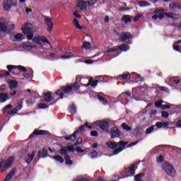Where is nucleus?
<instances>
[{
    "instance_id": "obj_1",
    "label": "nucleus",
    "mask_w": 181,
    "mask_h": 181,
    "mask_svg": "<svg viewBox=\"0 0 181 181\" xmlns=\"http://www.w3.org/2000/svg\"><path fill=\"white\" fill-rule=\"evenodd\" d=\"M80 90V86L78 84V81H75L74 83L66 86H61L59 89H58L55 95H59L61 100L64 98V94H71L73 93H77Z\"/></svg>"
},
{
    "instance_id": "obj_2",
    "label": "nucleus",
    "mask_w": 181,
    "mask_h": 181,
    "mask_svg": "<svg viewBox=\"0 0 181 181\" xmlns=\"http://www.w3.org/2000/svg\"><path fill=\"white\" fill-rule=\"evenodd\" d=\"M88 128V129H93V126L88 125V122H86L84 124L81 125L74 132L73 134L69 136H65V141H71V142H74L76 139H77V134H83L85 132L86 128Z\"/></svg>"
},
{
    "instance_id": "obj_3",
    "label": "nucleus",
    "mask_w": 181,
    "mask_h": 181,
    "mask_svg": "<svg viewBox=\"0 0 181 181\" xmlns=\"http://www.w3.org/2000/svg\"><path fill=\"white\" fill-rule=\"evenodd\" d=\"M154 13H156V15L152 17L154 21H156L158 18V19L162 20L165 16L168 19H176L177 16L175 13H165V9L163 8H156Z\"/></svg>"
},
{
    "instance_id": "obj_4",
    "label": "nucleus",
    "mask_w": 181,
    "mask_h": 181,
    "mask_svg": "<svg viewBox=\"0 0 181 181\" xmlns=\"http://www.w3.org/2000/svg\"><path fill=\"white\" fill-rule=\"evenodd\" d=\"M30 23H25L21 27V30L25 36L27 37L28 40H32L35 36V31L33 28L29 26Z\"/></svg>"
},
{
    "instance_id": "obj_5",
    "label": "nucleus",
    "mask_w": 181,
    "mask_h": 181,
    "mask_svg": "<svg viewBox=\"0 0 181 181\" xmlns=\"http://www.w3.org/2000/svg\"><path fill=\"white\" fill-rule=\"evenodd\" d=\"M15 159V157L11 156L7 158V160L5 159H1L0 161V169H1L2 172L5 170H8L10 168L12 167V165H13V160Z\"/></svg>"
},
{
    "instance_id": "obj_6",
    "label": "nucleus",
    "mask_w": 181,
    "mask_h": 181,
    "mask_svg": "<svg viewBox=\"0 0 181 181\" xmlns=\"http://www.w3.org/2000/svg\"><path fill=\"white\" fill-rule=\"evenodd\" d=\"M87 2L88 6H93V5H95V4H97V1H78V3H76V6L77 8H79V9L82 11V12L84 11H87Z\"/></svg>"
},
{
    "instance_id": "obj_7",
    "label": "nucleus",
    "mask_w": 181,
    "mask_h": 181,
    "mask_svg": "<svg viewBox=\"0 0 181 181\" xmlns=\"http://www.w3.org/2000/svg\"><path fill=\"white\" fill-rule=\"evenodd\" d=\"M163 169L165 170V173L168 175V176H171V177H175L176 170L173 166L169 165V163H165L163 164Z\"/></svg>"
},
{
    "instance_id": "obj_8",
    "label": "nucleus",
    "mask_w": 181,
    "mask_h": 181,
    "mask_svg": "<svg viewBox=\"0 0 181 181\" xmlns=\"http://www.w3.org/2000/svg\"><path fill=\"white\" fill-rule=\"evenodd\" d=\"M95 125H97V127H99V128L102 131H105V132H108V129L110 128V122L107 120H99L96 121L93 123Z\"/></svg>"
},
{
    "instance_id": "obj_9",
    "label": "nucleus",
    "mask_w": 181,
    "mask_h": 181,
    "mask_svg": "<svg viewBox=\"0 0 181 181\" xmlns=\"http://www.w3.org/2000/svg\"><path fill=\"white\" fill-rule=\"evenodd\" d=\"M133 36L129 32H122L120 35V42H125L127 44L131 43Z\"/></svg>"
},
{
    "instance_id": "obj_10",
    "label": "nucleus",
    "mask_w": 181,
    "mask_h": 181,
    "mask_svg": "<svg viewBox=\"0 0 181 181\" xmlns=\"http://www.w3.org/2000/svg\"><path fill=\"white\" fill-rule=\"evenodd\" d=\"M31 40H33V42H34V43H36L37 45H42V43H47L48 45H50V42L45 36L40 37L39 35H37L32 38Z\"/></svg>"
},
{
    "instance_id": "obj_11",
    "label": "nucleus",
    "mask_w": 181,
    "mask_h": 181,
    "mask_svg": "<svg viewBox=\"0 0 181 181\" xmlns=\"http://www.w3.org/2000/svg\"><path fill=\"white\" fill-rule=\"evenodd\" d=\"M110 138L112 139H115V138H119L121 135H122V133L121 131H119V129L117 127H112L110 129Z\"/></svg>"
},
{
    "instance_id": "obj_12",
    "label": "nucleus",
    "mask_w": 181,
    "mask_h": 181,
    "mask_svg": "<svg viewBox=\"0 0 181 181\" xmlns=\"http://www.w3.org/2000/svg\"><path fill=\"white\" fill-rule=\"evenodd\" d=\"M35 135H37V136L40 135H50V132L47 130H37L35 129L34 132L29 136V139H32Z\"/></svg>"
},
{
    "instance_id": "obj_13",
    "label": "nucleus",
    "mask_w": 181,
    "mask_h": 181,
    "mask_svg": "<svg viewBox=\"0 0 181 181\" xmlns=\"http://www.w3.org/2000/svg\"><path fill=\"white\" fill-rule=\"evenodd\" d=\"M17 4L16 1H4L3 3V8L7 11H11L12 6H16Z\"/></svg>"
},
{
    "instance_id": "obj_14",
    "label": "nucleus",
    "mask_w": 181,
    "mask_h": 181,
    "mask_svg": "<svg viewBox=\"0 0 181 181\" xmlns=\"http://www.w3.org/2000/svg\"><path fill=\"white\" fill-rule=\"evenodd\" d=\"M45 23L47 26V30L51 33L52 30H53V18L45 16Z\"/></svg>"
},
{
    "instance_id": "obj_15",
    "label": "nucleus",
    "mask_w": 181,
    "mask_h": 181,
    "mask_svg": "<svg viewBox=\"0 0 181 181\" xmlns=\"http://www.w3.org/2000/svg\"><path fill=\"white\" fill-rule=\"evenodd\" d=\"M136 169H138V167H136V164H132L129 168H125L124 172L126 173H129V176H134L135 175Z\"/></svg>"
},
{
    "instance_id": "obj_16",
    "label": "nucleus",
    "mask_w": 181,
    "mask_h": 181,
    "mask_svg": "<svg viewBox=\"0 0 181 181\" xmlns=\"http://www.w3.org/2000/svg\"><path fill=\"white\" fill-rule=\"evenodd\" d=\"M117 80H120L122 81H127L128 80H131V74L129 72H127L126 74H122L117 77Z\"/></svg>"
},
{
    "instance_id": "obj_17",
    "label": "nucleus",
    "mask_w": 181,
    "mask_h": 181,
    "mask_svg": "<svg viewBox=\"0 0 181 181\" xmlns=\"http://www.w3.org/2000/svg\"><path fill=\"white\" fill-rule=\"evenodd\" d=\"M52 94H53V93L52 91L47 92V93H43V96H44V100L43 101H45V103H50V101H52Z\"/></svg>"
},
{
    "instance_id": "obj_18",
    "label": "nucleus",
    "mask_w": 181,
    "mask_h": 181,
    "mask_svg": "<svg viewBox=\"0 0 181 181\" xmlns=\"http://www.w3.org/2000/svg\"><path fill=\"white\" fill-rule=\"evenodd\" d=\"M15 173H16V169L13 168L8 174L6 175L4 181H10L13 176H15Z\"/></svg>"
},
{
    "instance_id": "obj_19",
    "label": "nucleus",
    "mask_w": 181,
    "mask_h": 181,
    "mask_svg": "<svg viewBox=\"0 0 181 181\" xmlns=\"http://www.w3.org/2000/svg\"><path fill=\"white\" fill-rule=\"evenodd\" d=\"M118 142L116 141H107L106 145L108 146L109 149H117L118 148Z\"/></svg>"
},
{
    "instance_id": "obj_20",
    "label": "nucleus",
    "mask_w": 181,
    "mask_h": 181,
    "mask_svg": "<svg viewBox=\"0 0 181 181\" xmlns=\"http://www.w3.org/2000/svg\"><path fill=\"white\" fill-rule=\"evenodd\" d=\"M8 84L9 85L10 90H13V88H16L18 87V81L10 80L8 81Z\"/></svg>"
},
{
    "instance_id": "obj_21",
    "label": "nucleus",
    "mask_w": 181,
    "mask_h": 181,
    "mask_svg": "<svg viewBox=\"0 0 181 181\" xmlns=\"http://www.w3.org/2000/svg\"><path fill=\"white\" fill-rule=\"evenodd\" d=\"M132 16L129 15H124L122 17V21L124 22V23H129V22H132Z\"/></svg>"
},
{
    "instance_id": "obj_22",
    "label": "nucleus",
    "mask_w": 181,
    "mask_h": 181,
    "mask_svg": "<svg viewBox=\"0 0 181 181\" xmlns=\"http://www.w3.org/2000/svg\"><path fill=\"white\" fill-rule=\"evenodd\" d=\"M35 155H36V152L35 151H33L32 154H28L27 158L25 159L26 163L29 164L32 160H33V158H35Z\"/></svg>"
},
{
    "instance_id": "obj_23",
    "label": "nucleus",
    "mask_w": 181,
    "mask_h": 181,
    "mask_svg": "<svg viewBox=\"0 0 181 181\" xmlns=\"http://www.w3.org/2000/svg\"><path fill=\"white\" fill-rule=\"evenodd\" d=\"M170 9H173V11H175L176 9H181V5L177 2H173L170 4Z\"/></svg>"
},
{
    "instance_id": "obj_24",
    "label": "nucleus",
    "mask_w": 181,
    "mask_h": 181,
    "mask_svg": "<svg viewBox=\"0 0 181 181\" xmlns=\"http://www.w3.org/2000/svg\"><path fill=\"white\" fill-rule=\"evenodd\" d=\"M8 100H9L8 93H0V103H5V101H7Z\"/></svg>"
},
{
    "instance_id": "obj_25",
    "label": "nucleus",
    "mask_w": 181,
    "mask_h": 181,
    "mask_svg": "<svg viewBox=\"0 0 181 181\" xmlns=\"http://www.w3.org/2000/svg\"><path fill=\"white\" fill-rule=\"evenodd\" d=\"M181 43V40L175 42L173 45V49L174 50H175L176 52H180V47L181 46L180 45Z\"/></svg>"
},
{
    "instance_id": "obj_26",
    "label": "nucleus",
    "mask_w": 181,
    "mask_h": 181,
    "mask_svg": "<svg viewBox=\"0 0 181 181\" xmlns=\"http://www.w3.org/2000/svg\"><path fill=\"white\" fill-rule=\"evenodd\" d=\"M118 50H122V52H127V50H129V45H121L117 47Z\"/></svg>"
},
{
    "instance_id": "obj_27",
    "label": "nucleus",
    "mask_w": 181,
    "mask_h": 181,
    "mask_svg": "<svg viewBox=\"0 0 181 181\" xmlns=\"http://www.w3.org/2000/svg\"><path fill=\"white\" fill-rule=\"evenodd\" d=\"M48 152L46 149H42V151H38V158H46L47 157Z\"/></svg>"
},
{
    "instance_id": "obj_28",
    "label": "nucleus",
    "mask_w": 181,
    "mask_h": 181,
    "mask_svg": "<svg viewBox=\"0 0 181 181\" xmlns=\"http://www.w3.org/2000/svg\"><path fill=\"white\" fill-rule=\"evenodd\" d=\"M28 44L23 45V47L24 49H28V50H32V49H34V47H37L36 45H32V43L27 42Z\"/></svg>"
},
{
    "instance_id": "obj_29",
    "label": "nucleus",
    "mask_w": 181,
    "mask_h": 181,
    "mask_svg": "<svg viewBox=\"0 0 181 181\" xmlns=\"http://www.w3.org/2000/svg\"><path fill=\"white\" fill-rule=\"evenodd\" d=\"M23 77H25V78H33V71L31 70L29 72L23 74Z\"/></svg>"
},
{
    "instance_id": "obj_30",
    "label": "nucleus",
    "mask_w": 181,
    "mask_h": 181,
    "mask_svg": "<svg viewBox=\"0 0 181 181\" xmlns=\"http://www.w3.org/2000/svg\"><path fill=\"white\" fill-rule=\"evenodd\" d=\"M121 127L122 129H124L127 132H129V131H132V127H131L130 126H128L127 123L122 124Z\"/></svg>"
},
{
    "instance_id": "obj_31",
    "label": "nucleus",
    "mask_w": 181,
    "mask_h": 181,
    "mask_svg": "<svg viewBox=\"0 0 181 181\" xmlns=\"http://www.w3.org/2000/svg\"><path fill=\"white\" fill-rule=\"evenodd\" d=\"M145 176V173H141L136 176H134L135 181H142V178Z\"/></svg>"
},
{
    "instance_id": "obj_32",
    "label": "nucleus",
    "mask_w": 181,
    "mask_h": 181,
    "mask_svg": "<svg viewBox=\"0 0 181 181\" xmlns=\"http://www.w3.org/2000/svg\"><path fill=\"white\" fill-rule=\"evenodd\" d=\"M124 151V148L119 147V148H115V151H113L112 154H110V156H114L115 155H118V153H121Z\"/></svg>"
},
{
    "instance_id": "obj_33",
    "label": "nucleus",
    "mask_w": 181,
    "mask_h": 181,
    "mask_svg": "<svg viewBox=\"0 0 181 181\" xmlns=\"http://www.w3.org/2000/svg\"><path fill=\"white\" fill-rule=\"evenodd\" d=\"M65 163L69 166H71V165H73V160H71L70 156L69 155L65 156Z\"/></svg>"
},
{
    "instance_id": "obj_34",
    "label": "nucleus",
    "mask_w": 181,
    "mask_h": 181,
    "mask_svg": "<svg viewBox=\"0 0 181 181\" xmlns=\"http://www.w3.org/2000/svg\"><path fill=\"white\" fill-rule=\"evenodd\" d=\"M82 47L83 49H86V50H88L89 49H91V42H84L83 43Z\"/></svg>"
},
{
    "instance_id": "obj_35",
    "label": "nucleus",
    "mask_w": 181,
    "mask_h": 181,
    "mask_svg": "<svg viewBox=\"0 0 181 181\" xmlns=\"http://www.w3.org/2000/svg\"><path fill=\"white\" fill-rule=\"evenodd\" d=\"M138 4L141 8H144V6H149L151 5V4H149L148 1H139Z\"/></svg>"
},
{
    "instance_id": "obj_36",
    "label": "nucleus",
    "mask_w": 181,
    "mask_h": 181,
    "mask_svg": "<svg viewBox=\"0 0 181 181\" xmlns=\"http://www.w3.org/2000/svg\"><path fill=\"white\" fill-rule=\"evenodd\" d=\"M6 30H8V27L5 25V23L0 22V31L6 32Z\"/></svg>"
},
{
    "instance_id": "obj_37",
    "label": "nucleus",
    "mask_w": 181,
    "mask_h": 181,
    "mask_svg": "<svg viewBox=\"0 0 181 181\" xmlns=\"http://www.w3.org/2000/svg\"><path fill=\"white\" fill-rule=\"evenodd\" d=\"M141 129H142V127H141V126H137L133 132V135H134V136H138L140 134L139 131H141Z\"/></svg>"
},
{
    "instance_id": "obj_38",
    "label": "nucleus",
    "mask_w": 181,
    "mask_h": 181,
    "mask_svg": "<svg viewBox=\"0 0 181 181\" xmlns=\"http://www.w3.org/2000/svg\"><path fill=\"white\" fill-rule=\"evenodd\" d=\"M73 22L74 23V25L77 29H78V30H81V29H83V27L80 25V24L78 23V21L76 18H74Z\"/></svg>"
},
{
    "instance_id": "obj_39",
    "label": "nucleus",
    "mask_w": 181,
    "mask_h": 181,
    "mask_svg": "<svg viewBox=\"0 0 181 181\" xmlns=\"http://www.w3.org/2000/svg\"><path fill=\"white\" fill-rule=\"evenodd\" d=\"M23 35L21 33H18L17 35H15L14 39L16 40H18L19 42L23 40Z\"/></svg>"
},
{
    "instance_id": "obj_40",
    "label": "nucleus",
    "mask_w": 181,
    "mask_h": 181,
    "mask_svg": "<svg viewBox=\"0 0 181 181\" xmlns=\"http://www.w3.org/2000/svg\"><path fill=\"white\" fill-rule=\"evenodd\" d=\"M54 158L55 159V160H57V162H59L61 163H64V159L62 158V157L60 156H54Z\"/></svg>"
},
{
    "instance_id": "obj_41",
    "label": "nucleus",
    "mask_w": 181,
    "mask_h": 181,
    "mask_svg": "<svg viewBox=\"0 0 181 181\" xmlns=\"http://www.w3.org/2000/svg\"><path fill=\"white\" fill-rule=\"evenodd\" d=\"M118 50V47L115 46L112 48H108L106 51V53H112V52H117Z\"/></svg>"
},
{
    "instance_id": "obj_42",
    "label": "nucleus",
    "mask_w": 181,
    "mask_h": 181,
    "mask_svg": "<svg viewBox=\"0 0 181 181\" xmlns=\"http://www.w3.org/2000/svg\"><path fill=\"white\" fill-rule=\"evenodd\" d=\"M7 70H8L9 73H14L13 71V69H17V66L15 65H8L6 66Z\"/></svg>"
},
{
    "instance_id": "obj_43",
    "label": "nucleus",
    "mask_w": 181,
    "mask_h": 181,
    "mask_svg": "<svg viewBox=\"0 0 181 181\" xmlns=\"http://www.w3.org/2000/svg\"><path fill=\"white\" fill-rule=\"evenodd\" d=\"M81 144H83V138L78 137V138L76 139V143L74 144V146H78V145H81Z\"/></svg>"
},
{
    "instance_id": "obj_44",
    "label": "nucleus",
    "mask_w": 181,
    "mask_h": 181,
    "mask_svg": "<svg viewBox=\"0 0 181 181\" xmlns=\"http://www.w3.org/2000/svg\"><path fill=\"white\" fill-rule=\"evenodd\" d=\"M59 153L61 155H65V156H66V155H67V153H68L67 147L64 146V148H61L59 150Z\"/></svg>"
},
{
    "instance_id": "obj_45",
    "label": "nucleus",
    "mask_w": 181,
    "mask_h": 181,
    "mask_svg": "<svg viewBox=\"0 0 181 181\" xmlns=\"http://www.w3.org/2000/svg\"><path fill=\"white\" fill-rule=\"evenodd\" d=\"M17 69L19 70V71H21L22 73H27L28 69H26V67L22 66L21 65L17 66Z\"/></svg>"
},
{
    "instance_id": "obj_46",
    "label": "nucleus",
    "mask_w": 181,
    "mask_h": 181,
    "mask_svg": "<svg viewBox=\"0 0 181 181\" xmlns=\"http://www.w3.org/2000/svg\"><path fill=\"white\" fill-rule=\"evenodd\" d=\"M8 115H13V114H18V109L13 108L8 111Z\"/></svg>"
},
{
    "instance_id": "obj_47",
    "label": "nucleus",
    "mask_w": 181,
    "mask_h": 181,
    "mask_svg": "<svg viewBox=\"0 0 181 181\" xmlns=\"http://www.w3.org/2000/svg\"><path fill=\"white\" fill-rule=\"evenodd\" d=\"M38 108L40 110H46V108H49V105L45 103H41L38 105Z\"/></svg>"
},
{
    "instance_id": "obj_48",
    "label": "nucleus",
    "mask_w": 181,
    "mask_h": 181,
    "mask_svg": "<svg viewBox=\"0 0 181 181\" xmlns=\"http://www.w3.org/2000/svg\"><path fill=\"white\" fill-rule=\"evenodd\" d=\"M76 107L74 106V105H71L69 107L70 114H76Z\"/></svg>"
},
{
    "instance_id": "obj_49",
    "label": "nucleus",
    "mask_w": 181,
    "mask_h": 181,
    "mask_svg": "<svg viewBox=\"0 0 181 181\" xmlns=\"http://www.w3.org/2000/svg\"><path fill=\"white\" fill-rule=\"evenodd\" d=\"M155 129V125H152L151 127H148L146 129V134H151Z\"/></svg>"
},
{
    "instance_id": "obj_50",
    "label": "nucleus",
    "mask_w": 181,
    "mask_h": 181,
    "mask_svg": "<svg viewBox=\"0 0 181 181\" xmlns=\"http://www.w3.org/2000/svg\"><path fill=\"white\" fill-rule=\"evenodd\" d=\"M91 80V83L90 86L91 87H97V84H98V83L100 82V81L95 79V81H93V78H90Z\"/></svg>"
},
{
    "instance_id": "obj_51",
    "label": "nucleus",
    "mask_w": 181,
    "mask_h": 181,
    "mask_svg": "<svg viewBox=\"0 0 181 181\" xmlns=\"http://www.w3.org/2000/svg\"><path fill=\"white\" fill-rule=\"evenodd\" d=\"M98 99L99 100V101H102V103H108V100H107L105 98L101 96L100 95H98Z\"/></svg>"
},
{
    "instance_id": "obj_52",
    "label": "nucleus",
    "mask_w": 181,
    "mask_h": 181,
    "mask_svg": "<svg viewBox=\"0 0 181 181\" xmlns=\"http://www.w3.org/2000/svg\"><path fill=\"white\" fill-rule=\"evenodd\" d=\"M13 105H6L4 109L2 110L3 113L5 114V111L8 110H11V108H13Z\"/></svg>"
},
{
    "instance_id": "obj_53",
    "label": "nucleus",
    "mask_w": 181,
    "mask_h": 181,
    "mask_svg": "<svg viewBox=\"0 0 181 181\" xmlns=\"http://www.w3.org/2000/svg\"><path fill=\"white\" fill-rule=\"evenodd\" d=\"M158 90H160V91H165V93H169V89L165 86H159Z\"/></svg>"
},
{
    "instance_id": "obj_54",
    "label": "nucleus",
    "mask_w": 181,
    "mask_h": 181,
    "mask_svg": "<svg viewBox=\"0 0 181 181\" xmlns=\"http://www.w3.org/2000/svg\"><path fill=\"white\" fill-rule=\"evenodd\" d=\"M119 145L120 146H125V145H128V141H120L117 142V146Z\"/></svg>"
},
{
    "instance_id": "obj_55",
    "label": "nucleus",
    "mask_w": 181,
    "mask_h": 181,
    "mask_svg": "<svg viewBox=\"0 0 181 181\" xmlns=\"http://www.w3.org/2000/svg\"><path fill=\"white\" fill-rule=\"evenodd\" d=\"M161 117H163V118H169V113L166 111H163L161 112Z\"/></svg>"
},
{
    "instance_id": "obj_56",
    "label": "nucleus",
    "mask_w": 181,
    "mask_h": 181,
    "mask_svg": "<svg viewBox=\"0 0 181 181\" xmlns=\"http://www.w3.org/2000/svg\"><path fill=\"white\" fill-rule=\"evenodd\" d=\"M91 158H93V159L97 158L98 156V152L93 151L91 153Z\"/></svg>"
},
{
    "instance_id": "obj_57",
    "label": "nucleus",
    "mask_w": 181,
    "mask_h": 181,
    "mask_svg": "<svg viewBox=\"0 0 181 181\" xmlns=\"http://www.w3.org/2000/svg\"><path fill=\"white\" fill-rule=\"evenodd\" d=\"M162 162H163V156L160 155L157 158V163H162Z\"/></svg>"
},
{
    "instance_id": "obj_58",
    "label": "nucleus",
    "mask_w": 181,
    "mask_h": 181,
    "mask_svg": "<svg viewBox=\"0 0 181 181\" xmlns=\"http://www.w3.org/2000/svg\"><path fill=\"white\" fill-rule=\"evenodd\" d=\"M142 16H143L142 14H137V15L134 18V22H136L137 21H139L140 18H142Z\"/></svg>"
},
{
    "instance_id": "obj_59",
    "label": "nucleus",
    "mask_w": 181,
    "mask_h": 181,
    "mask_svg": "<svg viewBox=\"0 0 181 181\" xmlns=\"http://www.w3.org/2000/svg\"><path fill=\"white\" fill-rule=\"evenodd\" d=\"M76 151L78 153H84V152H86V150L81 149V147H76Z\"/></svg>"
},
{
    "instance_id": "obj_60",
    "label": "nucleus",
    "mask_w": 181,
    "mask_h": 181,
    "mask_svg": "<svg viewBox=\"0 0 181 181\" xmlns=\"http://www.w3.org/2000/svg\"><path fill=\"white\" fill-rule=\"evenodd\" d=\"M66 149H68L69 152H74V146H68Z\"/></svg>"
},
{
    "instance_id": "obj_61",
    "label": "nucleus",
    "mask_w": 181,
    "mask_h": 181,
    "mask_svg": "<svg viewBox=\"0 0 181 181\" xmlns=\"http://www.w3.org/2000/svg\"><path fill=\"white\" fill-rule=\"evenodd\" d=\"M119 12H125V11H129L128 7H121L119 8Z\"/></svg>"
},
{
    "instance_id": "obj_62",
    "label": "nucleus",
    "mask_w": 181,
    "mask_h": 181,
    "mask_svg": "<svg viewBox=\"0 0 181 181\" xmlns=\"http://www.w3.org/2000/svg\"><path fill=\"white\" fill-rule=\"evenodd\" d=\"M73 15L75 16V18H78V19L81 18V15L78 14L77 11H74Z\"/></svg>"
},
{
    "instance_id": "obj_63",
    "label": "nucleus",
    "mask_w": 181,
    "mask_h": 181,
    "mask_svg": "<svg viewBox=\"0 0 181 181\" xmlns=\"http://www.w3.org/2000/svg\"><path fill=\"white\" fill-rule=\"evenodd\" d=\"M156 127L157 128H162V127H163V122H156Z\"/></svg>"
},
{
    "instance_id": "obj_64",
    "label": "nucleus",
    "mask_w": 181,
    "mask_h": 181,
    "mask_svg": "<svg viewBox=\"0 0 181 181\" xmlns=\"http://www.w3.org/2000/svg\"><path fill=\"white\" fill-rule=\"evenodd\" d=\"M91 136H98V132L97 131L90 132Z\"/></svg>"
}]
</instances>
